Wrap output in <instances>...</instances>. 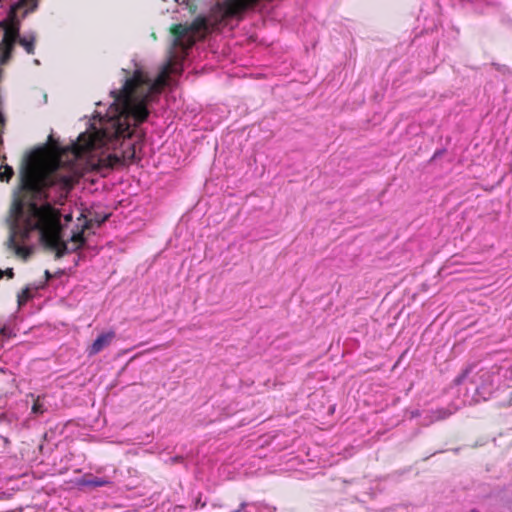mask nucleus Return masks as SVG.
Masks as SVG:
<instances>
[{
  "label": "nucleus",
  "mask_w": 512,
  "mask_h": 512,
  "mask_svg": "<svg viewBox=\"0 0 512 512\" xmlns=\"http://www.w3.org/2000/svg\"><path fill=\"white\" fill-rule=\"evenodd\" d=\"M0 335L3 336V337H8L9 338V337H11L12 334H11V331L8 328L2 327L0 329Z\"/></svg>",
  "instance_id": "19"
},
{
  "label": "nucleus",
  "mask_w": 512,
  "mask_h": 512,
  "mask_svg": "<svg viewBox=\"0 0 512 512\" xmlns=\"http://www.w3.org/2000/svg\"><path fill=\"white\" fill-rule=\"evenodd\" d=\"M115 338L114 331L101 333L94 342L86 349L88 356H94L100 353L103 349L108 347Z\"/></svg>",
  "instance_id": "7"
},
{
  "label": "nucleus",
  "mask_w": 512,
  "mask_h": 512,
  "mask_svg": "<svg viewBox=\"0 0 512 512\" xmlns=\"http://www.w3.org/2000/svg\"><path fill=\"white\" fill-rule=\"evenodd\" d=\"M125 165V162L122 161V154L120 153H112L104 158H100L97 164L99 169H114L116 167Z\"/></svg>",
  "instance_id": "8"
},
{
  "label": "nucleus",
  "mask_w": 512,
  "mask_h": 512,
  "mask_svg": "<svg viewBox=\"0 0 512 512\" xmlns=\"http://www.w3.org/2000/svg\"><path fill=\"white\" fill-rule=\"evenodd\" d=\"M432 413L434 420H443L451 414L450 411L445 408L437 409L435 411H432Z\"/></svg>",
  "instance_id": "15"
},
{
  "label": "nucleus",
  "mask_w": 512,
  "mask_h": 512,
  "mask_svg": "<svg viewBox=\"0 0 512 512\" xmlns=\"http://www.w3.org/2000/svg\"><path fill=\"white\" fill-rule=\"evenodd\" d=\"M45 410L46 409L44 408V405L41 402L40 396H37L31 408L32 413L36 415H41L45 412Z\"/></svg>",
  "instance_id": "13"
},
{
  "label": "nucleus",
  "mask_w": 512,
  "mask_h": 512,
  "mask_svg": "<svg viewBox=\"0 0 512 512\" xmlns=\"http://www.w3.org/2000/svg\"><path fill=\"white\" fill-rule=\"evenodd\" d=\"M11 212L13 221L5 244L16 257L27 261L34 253V246L27 244L34 231L39 232L43 247L55 252V259L62 258L68 251L67 243L62 239L61 213L51 204L38 206L31 202L25 209L23 202L16 199Z\"/></svg>",
  "instance_id": "2"
},
{
  "label": "nucleus",
  "mask_w": 512,
  "mask_h": 512,
  "mask_svg": "<svg viewBox=\"0 0 512 512\" xmlns=\"http://www.w3.org/2000/svg\"><path fill=\"white\" fill-rule=\"evenodd\" d=\"M167 64H171V73H181V67H178L172 60H170Z\"/></svg>",
  "instance_id": "18"
},
{
  "label": "nucleus",
  "mask_w": 512,
  "mask_h": 512,
  "mask_svg": "<svg viewBox=\"0 0 512 512\" xmlns=\"http://www.w3.org/2000/svg\"><path fill=\"white\" fill-rule=\"evenodd\" d=\"M257 0H224L221 4L225 17H234L244 11L249 4L255 3Z\"/></svg>",
  "instance_id": "6"
},
{
  "label": "nucleus",
  "mask_w": 512,
  "mask_h": 512,
  "mask_svg": "<svg viewBox=\"0 0 512 512\" xmlns=\"http://www.w3.org/2000/svg\"><path fill=\"white\" fill-rule=\"evenodd\" d=\"M190 28V32H198L202 29L206 28V22L204 19H196L193 21L191 25L188 26Z\"/></svg>",
  "instance_id": "14"
},
{
  "label": "nucleus",
  "mask_w": 512,
  "mask_h": 512,
  "mask_svg": "<svg viewBox=\"0 0 512 512\" xmlns=\"http://www.w3.org/2000/svg\"><path fill=\"white\" fill-rule=\"evenodd\" d=\"M113 104H111L107 118L100 121V127H91V130L81 133L77 141L71 146L57 151L56 154L47 162L40 165H26L20 173L21 189L31 193L34 197L41 198L44 190L53 186L59 187L62 193L68 194L82 176L77 160L84 154L107 147L108 149L117 148V143L121 141L122 161L126 165L132 164L136 159L135 144L126 141L133 134V119H129V135L121 133L118 135L102 134L106 123L114 117Z\"/></svg>",
  "instance_id": "1"
},
{
  "label": "nucleus",
  "mask_w": 512,
  "mask_h": 512,
  "mask_svg": "<svg viewBox=\"0 0 512 512\" xmlns=\"http://www.w3.org/2000/svg\"><path fill=\"white\" fill-rule=\"evenodd\" d=\"M171 71V64H166L157 78L151 81L145 72L137 69L132 77L126 79L120 90L111 91L115 115L106 123L101 133L104 135L125 133L129 129L130 118L133 119L134 126L145 122L149 116L147 104L151 95L160 92L167 84ZM126 134L129 135L128 132Z\"/></svg>",
  "instance_id": "3"
},
{
  "label": "nucleus",
  "mask_w": 512,
  "mask_h": 512,
  "mask_svg": "<svg viewBox=\"0 0 512 512\" xmlns=\"http://www.w3.org/2000/svg\"><path fill=\"white\" fill-rule=\"evenodd\" d=\"M109 482L105 479L94 477L91 474L84 475L81 479L77 480V485L80 487H102Z\"/></svg>",
  "instance_id": "9"
},
{
  "label": "nucleus",
  "mask_w": 512,
  "mask_h": 512,
  "mask_svg": "<svg viewBox=\"0 0 512 512\" xmlns=\"http://www.w3.org/2000/svg\"><path fill=\"white\" fill-rule=\"evenodd\" d=\"M246 507V504L245 503H242L240 505V508L239 509H236V510H233L231 512H243L244 508Z\"/></svg>",
  "instance_id": "22"
},
{
  "label": "nucleus",
  "mask_w": 512,
  "mask_h": 512,
  "mask_svg": "<svg viewBox=\"0 0 512 512\" xmlns=\"http://www.w3.org/2000/svg\"><path fill=\"white\" fill-rule=\"evenodd\" d=\"M442 452H443V450H439V451L434 452L433 455L436 453H442Z\"/></svg>",
  "instance_id": "24"
},
{
  "label": "nucleus",
  "mask_w": 512,
  "mask_h": 512,
  "mask_svg": "<svg viewBox=\"0 0 512 512\" xmlns=\"http://www.w3.org/2000/svg\"><path fill=\"white\" fill-rule=\"evenodd\" d=\"M445 152H446V149H444V148H443V149H438V150H436V151L434 152V154H433L432 159L440 158L441 156H443V155L445 154Z\"/></svg>",
  "instance_id": "20"
},
{
  "label": "nucleus",
  "mask_w": 512,
  "mask_h": 512,
  "mask_svg": "<svg viewBox=\"0 0 512 512\" xmlns=\"http://www.w3.org/2000/svg\"><path fill=\"white\" fill-rule=\"evenodd\" d=\"M470 512H479V510L474 508V509H471Z\"/></svg>",
  "instance_id": "23"
},
{
  "label": "nucleus",
  "mask_w": 512,
  "mask_h": 512,
  "mask_svg": "<svg viewBox=\"0 0 512 512\" xmlns=\"http://www.w3.org/2000/svg\"><path fill=\"white\" fill-rule=\"evenodd\" d=\"M88 228H89V222H86L81 231L72 235L70 240H71V242H73L74 246L71 248H69L67 246L68 251L64 255L71 253V252H75L85 245L86 239L84 237V230L88 229Z\"/></svg>",
  "instance_id": "10"
},
{
  "label": "nucleus",
  "mask_w": 512,
  "mask_h": 512,
  "mask_svg": "<svg viewBox=\"0 0 512 512\" xmlns=\"http://www.w3.org/2000/svg\"><path fill=\"white\" fill-rule=\"evenodd\" d=\"M170 32L175 37L174 46H181L187 49L195 43V40L192 38H189L187 41L185 39L190 33V28L187 25L174 24L171 26Z\"/></svg>",
  "instance_id": "5"
},
{
  "label": "nucleus",
  "mask_w": 512,
  "mask_h": 512,
  "mask_svg": "<svg viewBox=\"0 0 512 512\" xmlns=\"http://www.w3.org/2000/svg\"><path fill=\"white\" fill-rule=\"evenodd\" d=\"M3 275H6L9 279H12L14 277V271L12 268H7L5 271L0 270V278H2Z\"/></svg>",
  "instance_id": "17"
},
{
  "label": "nucleus",
  "mask_w": 512,
  "mask_h": 512,
  "mask_svg": "<svg viewBox=\"0 0 512 512\" xmlns=\"http://www.w3.org/2000/svg\"><path fill=\"white\" fill-rule=\"evenodd\" d=\"M471 383L475 384V392L472 397L475 404L489 400L497 389L495 374L490 370L480 369L477 372V377L471 379Z\"/></svg>",
  "instance_id": "4"
},
{
  "label": "nucleus",
  "mask_w": 512,
  "mask_h": 512,
  "mask_svg": "<svg viewBox=\"0 0 512 512\" xmlns=\"http://www.w3.org/2000/svg\"><path fill=\"white\" fill-rule=\"evenodd\" d=\"M476 364L475 363H471V364H468L463 370L462 372L456 376L453 380V384L455 386H459L461 385L468 377L471 373H473L474 369L476 368Z\"/></svg>",
  "instance_id": "11"
},
{
  "label": "nucleus",
  "mask_w": 512,
  "mask_h": 512,
  "mask_svg": "<svg viewBox=\"0 0 512 512\" xmlns=\"http://www.w3.org/2000/svg\"><path fill=\"white\" fill-rule=\"evenodd\" d=\"M45 278H46L47 281H49L50 279L53 278V276H52V274L50 273L49 270L45 271Z\"/></svg>",
  "instance_id": "21"
},
{
  "label": "nucleus",
  "mask_w": 512,
  "mask_h": 512,
  "mask_svg": "<svg viewBox=\"0 0 512 512\" xmlns=\"http://www.w3.org/2000/svg\"><path fill=\"white\" fill-rule=\"evenodd\" d=\"M30 290L29 288H25L21 291V293L18 294V304L22 305L30 298Z\"/></svg>",
  "instance_id": "16"
},
{
  "label": "nucleus",
  "mask_w": 512,
  "mask_h": 512,
  "mask_svg": "<svg viewBox=\"0 0 512 512\" xmlns=\"http://www.w3.org/2000/svg\"><path fill=\"white\" fill-rule=\"evenodd\" d=\"M14 175V171L12 167L8 165H0V180L8 182L12 176Z\"/></svg>",
  "instance_id": "12"
}]
</instances>
